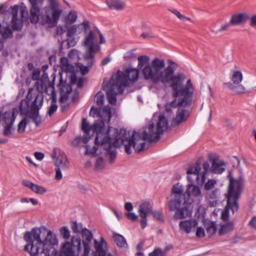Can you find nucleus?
I'll return each instance as SVG.
<instances>
[{"label": "nucleus", "mask_w": 256, "mask_h": 256, "mask_svg": "<svg viewBox=\"0 0 256 256\" xmlns=\"http://www.w3.org/2000/svg\"><path fill=\"white\" fill-rule=\"evenodd\" d=\"M84 79L83 78H80L78 79L76 78V81L74 84H72L71 80L70 79V84L73 85L74 84H76L78 88H82V87L83 84H84Z\"/></svg>", "instance_id": "bf43d9fd"}, {"label": "nucleus", "mask_w": 256, "mask_h": 256, "mask_svg": "<svg viewBox=\"0 0 256 256\" xmlns=\"http://www.w3.org/2000/svg\"><path fill=\"white\" fill-rule=\"evenodd\" d=\"M80 26L82 27L84 32L86 33L90 28V22L87 20H84L80 24L66 25L65 32H66L67 38L65 40V42H66L67 48L74 46L77 43L78 40L74 38V36L82 33V30Z\"/></svg>", "instance_id": "1a4fd4ad"}, {"label": "nucleus", "mask_w": 256, "mask_h": 256, "mask_svg": "<svg viewBox=\"0 0 256 256\" xmlns=\"http://www.w3.org/2000/svg\"><path fill=\"white\" fill-rule=\"evenodd\" d=\"M90 138V136H85L82 137H78L73 140L72 144L74 145H78L81 142L86 144Z\"/></svg>", "instance_id": "a19ab883"}, {"label": "nucleus", "mask_w": 256, "mask_h": 256, "mask_svg": "<svg viewBox=\"0 0 256 256\" xmlns=\"http://www.w3.org/2000/svg\"><path fill=\"white\" fill-rule=\"evenodd\" d=\"M103 89L106 90V97L108 102L111 104H115L116 102V96L118 94H122L124 88L112 79L106 82V80L103 82Z\"/></svg>", "instance_id": "f8f14e48"}, {"label": "nucleus", "mask_w": 256, "mask_h": 256, "mask_svg": "<svg viewBox=\"0 0 256 256\" xmlns=\"http://www.w3.org/2000/svg\"><path fill=\"white\" fill-rule=\"evenodd\" d=\"M139 71L137 68H128L124 72L118 70L112 75V81L118 83L119 85L124 87L129 86L138 80Z\"/></svg>", "instance_id": "6e6552de"}, {"label": "nucleus", "mask_w": 256, "mask_h": 256, "mask_svg": "<svg viewBox=\"0 0 256 256\" xmlns=\"http://www.w3.org/2000/svg\"><path fill=\"white\" fill-rule=\"evenodd\" d=\"M18 9L19 6L18 5H14L8 8L4 4L0 5V12L4 16V20L7 17L12 16V27L13 30L17 31L20 30L23 26V20L18 18Z\"/></svg>", "instance_id": "9b49d317"}, {"label": "nucleus", "mask_w": 256, "mask_h": 256, "mask_svg": "<svg viewBox=\"0 0 256 256\" xmlns=\"http://www.w3.org/2000/svg\"><path fill=\"white\" fill-rule=\"evenodd\" d=\"M250 20V25L252 28H256V14L249 16Z\"/></svg>", "instance_id": "0e129e2a"}, {"label": "nucleus", "mask_w": 256, "mask_h": 256, "mask_svg": "<svg viewBox=\"0 0 256 256\" xmlns=\"http://www.w3.org/2000/svg\"><path fill=\"white\" fill-rule=\"evenodd\" d=\"M151 214H152L154 218L157 220L158 221H163V217L162 212L160 211H154L152 212Z\"/></svg>", "instance_id": "603ef678"}, {"label": "nucleus", "mask_w": 256, "mask_h": 256, "mask_svg": "<svg viewBox=\"0 0 256 256\" xmlns=\"http://www.w3.org/2000/svg\"><path fill=\"white\" fill-rule=\"evenodd\" d=\"M249 18V16L246 14L239 13L232 16L230 22L232 25H239L246 22Z\"/></svg>", "instance_id": "c85d7f7f"}, {"label": "nucleus", "mask_w": 256, "mask_h": 256, "mask_svg": "<svg viewBox=\"0 0 256 256\" xmlns=\"http://www.w3.org/2000/svg\"><path fill=\"white\" fill-rule=\"evenodd\" d=\"M12 35V30L10 28L6 22V26L4 23L2 25L0 24V50L2 49L4 46L2 40L11 38Z\"/></svg>", "instance_id": "4be33fe9"}, {"label": "nucleus", "mask_w": 256, "mask_h": 256, "mask_svg": "<svg viewBox=\"0 0 256 256\" xmlns=\"http://www.w3.org/2000/svg\"><path fill=\"white\" fill-rule=\"evenodd\" d=\"M56 170V176H55V178L56 180H60L62 178V174L61 172V170L60 168L57 167L55 169Z\"/></svg>", "instance_id": "338daca9"}, {"label": "nucleus", "mask_w": 256, "mask_h": 256, "mask_svg": "<svg viewBox=\"0 0 256 256\" xmlns=\"http://www.w3.org/2000/svg\"><path fill=\"white\" fill-rule=\"evenodd\" d=\"M96 37V32L94 30H90L86 36L83 41V44L86 46H88V51L84 54V60L88 61L87 64L88 66H91L94 62V54L99 50L100 47L96 44H94Z\"/></svg>", "instance_id": "9d476101"}, {"label": "nucleus", "mask_w": 256, "mask_h": 256, "mask_svg": "<svg viewBox=\"0 0 256 256\" xmlns=\"http://www.w3.org/2000/svg\"><path fill=\"white\" fill-rule=\"evenodd\" d=\"M48 82V74L44 72L42 78L36 82L34 86L39 94H42Z\"/></svg>", "instance_id": "393cba45"}, {"label": "nucleus", "mask_w": 256, "mask_h": 256, "mask_svg": "<svg viewBox=\"0 0 256 256\" xmlns=\"http://www.w3.org/2000/svg\"><path fill=\"white\" fill-rule=\"evenodd\" d=\"M74 0H65V9L67 8V7L70 8H75V5L73 2Z\"/></svg>", "instance_id": "e2e57ef3"}, {"label": "nucleus", "mask_w": 256, "mask_h": 256, "mask_svg": "<svg viewBox=\"0 0 256 256\" xmlns=\"http://www.w3.org/2000/svg\"><path fill=\"white\" fill-rule=\"evenodd\" d=\"M34 99L32 102L30 106V111H38L42 107L44 102L43 94H34Z\"/></svg>", "instance_id": "a878e982"}, {"label": "nucleus", "mask_w": 256, "mask_h": 256, "mask_svg": "<svg viewBox=\"0 0 256 256\" xmlns=\"http://www.w3.org/2000/svg\"><path fill=\"white\" fill-rule=\"evenodd\" d=\"M189 116L188 110L179 108L178 110L176 115L175 118L174 120L173 123L178 125L180 123L186 121Z\"/></svg>", "instance_id": "bb28decb"}, {"label": "nucleus", "mask_w": 256, "mask_h": 256, "mask_svg": "<svg viewBox=\"0 0 256 256\" xmlns=\"http://www.w3.org/2000/svg\"><path fill=\"white\" fill-rule=\"evenodd\" d=\"M96 134L94 140L95 146L91 148L89 146H84L86 154L97 155L101 153V150L105 151L109 162L112 163L116 156V148L120 147L124 140V136L120 137L118 130L110 128L105 132L104 123L100 122L92 124V130Z\"/></svg>", "instance_id": "7ed1b4c3"}, {"label": "nucleus", "mask_w": 256, "mask_h": 256, "mask_svg": "<svg viewBox=\"0 0 256 256\" xmlns=\"http://www.w3.org/2000/svg\"><path fill=\"white\" fill-rule=\"evenodd\" d=\"M24 240L28 244L24 250L30 256H63L64 243L61 244V251L59 254L54 247L58 244L56 236L46 228H34L30 232H26Z\"/></svg>", "instance_id": "f03ea898"}, {"label": "nucleus", "mask_w": 256, "mask_h": 256, "mask_svg": "<svg viewBox=\"0 0 256 256\" xmlns=\"http://www.w3.org/2000/svg\"><path fill=\"white\" fill-rule=\"evenodd\" d=\"M44 92H45L48 94H50L52 100L54 98V96L55 98H56V94L54 90V86L52 84H50V82H48V84L46 86Z\"/></svg>", "instance_id": "f704fd0d"}, {"label": "nucleus", "mask_w": 256, "mask_h": 256, "mask_svg": "<svg viewBox=\"0 0 256 256\" xmlns=\"http://www.w3.org/2000/svg\"><path fill=\"white\" fill-rule=\"evenodd\" d=\"M211 172L215 174H221L226 170V162L220 160L218 158H214L211 160Z\"/></svg>", "instance_id": "412c9836"}, {"label": "nucleus", "mask_w": 256, "mask_h": 256, "mask_svg": "<svg viewBox=\"0 0 256 256\" xmlns=\"http://www.w3.org/2000/svg\"><path fill=\"white\" fill-rule=\"evenodd\" d=\"M198 225V222L194 219L182 221L179 224L180 230L185 231L187 234L190 232L192 230Z\"/></svg>", "instance_id": "b1692460"}, {"label": "nucleus", "mask_w": 256, "mask_h": 256, "mask_svg": "<svg viewBox=\"0 0 256 256\" xmlns=\"http://www.w3.org/2000/svg\"><path fill=\"white\" fill-rule=\"evenodd\" d=\"M58 106L56 105V98H55L54 96V98L52 100V102L50 106L48 108V116H51L54 113L56 112Z\"/></svg>", "instance_id": "58836bf2"}, {"label": "nucleus", "mask_w": 256, "mask_h": 256, "mask_svg": "<svg viewBox=\"0 0 256 256\" xmlns=\"http://www.w3.org/2000/svg\"><path fill=\"white\" fill-rule=\"evenodd\" d=\"M39 110L38 111H30V118L32 119L33 122L35 123L36 126H38L42 122V118L39 115Z\"/></svg>", "instance_id": "c9c22d12"}, {"label": "nucleus", "mask_w": 256, "mask_h": 256, "mask_svg": "<svg viewBox=\"0 0 256 256\" xmlns=\"http://www.w3.org/2000/svg\"><path fill=\"white\" fill-rule=\"evenodd\" d=\"M74 64L68 63V60L65 58V72L66 77L70 78L72 84H74L76 81V74L79 72L83 75L88 72V66H84L80 62H74Z\"/></svg>", "instance_id": "ddd939ff"}, {"label": "nucleus", "mask_w": 256, "mask_h": 256, "mask_svg": "<svg viewBox=\"0 0 256 256\" xmlns=\"http://www.w3.org/2000/svg\"><path fill=\"white\" fill-rule=\"evenodd\" d=\"M200 170V164L199 163L196 162L187 170L186 174H192L198 180V183L203 184L205 183L206 178L205 174H199Z\"/></svg>", "instance_id": "6ab92c4d"}, {"label": "nucleus", "mask_w": 256, "mask_h": 256, "mask_svg": "<svg viewBox=\"0 0 256 256\" xmlns=\"http://www.w3.org/2000/svg\"><path fill=\"white\" fill-rule=\"evenodd\" d=\"M206 232L208 234L211 235L214 234L216 231V227L214 223L211 222L208 225L206 228Z\"/></svg>", "instance_id": "3c124183"}, {"label": "nucleus", "mask_w": 256, "mask_h": 256, "mask_svg": "<svg viewBox=\"0 0 256 256\" xmlns=\"http://www.w3.org/2000/svg\"><path fill=\"white\" fill-rule=\"evenodd\" d=\"M140 218H141V220H140V225L142 229L146 228L147 224V215H145V216H144L143 215L140 214Z\"/></svg>", "instance_id": "052dcab7"}, {"label": "nucleus", "mask_w": 256, "mask_h": 256, "mask_svg": "<svg viewBox=\"0 0 256 256\" xmlns=\"http://www.w3.org/2000/svg\"><path fill=\"white\" fill-rule=\"evenodd\" d=\"M96 104L98 106H102L104 103V96L101 92H98L96 95Z\"/></svg>", "instance_id": "79ce46f5"}, {"label": "nucleus", "mask_w": 256, "mask_h": 256, "mask_svg": "<svg viewBox=\"0 0 256 256\" xmlns=\"http://www.w3.org/2000/svg\"><path fill=\"white\" fill-rule=\"evenodd\" d=\"M77 18V12L74 10L70 11L66 16H65V28L66 25H70L74 23Z\"/></svg>", "instance_id": "7c9ffc66"}, {"label": "nucleus", "mask_w": 256, "mask_h": 256, "mask_svg": "<svg viewBox=\"0 0 256 256\" xmlns=\"http://www.w3.org/2000/svg\"><path fill=\"white\" fill-rule=\"evenodd\" d=\"M228 177L229 178L230 184L226 196L227 204L226 206V210L222 214V218L224 220H226L228 219L229 210H231L233 214L238 210V201L243 184L242 178L240 177L238 179H234L232 172H229Z\"/></svg>", "instance_id": "423d86ee"}, {"label": "nucleus", "mask_w": 256, "mask_h": 256, "mask_svg": "<svg viewBox=\"0 0 256 256\" xmlns=\"http://www.w3.org/2000/svg\"><path fill=\"white\" fill-rule=\"evenodd\" d=\"M242 80L243 74L242 72L239 70H234L230 76L232 82L226 83L224 84L236 94H243L246 92V88L240 84Z\"/></svg>", "instance_id": "4468645a"}, {"label": "nucleus", "mask_w": 256, "mask_h": 256, "mask_svg": "<svg viewBox=\"0 0 256 256\" xmlns=\"http://www.w3.org/2000/svg\"><path fill=\"white\" fill-rule=\"evenodd\" d=\"M28 123L26 118H23L18 124V132L19 133H22L24 132L26 126Z\"/></svg>", "instance_id": "c03bdc74"}, {"label": "nucleus", "mask_w": 256, "mask_h": 256, "mask_svg": "<svg viewBox=\"0 0 256 256\" xmlns=\"http://www.w3.org/2000/svg\"><path fill=\"white\" fill-rule=\"evenodd\" d=\"M186 193L184 189L179 183L174 184L172 189V194L174 198L170 200L168 206L170 210H176L175 217L178 219H182L190 215L189 206L194 198L200 200L202 198L200 188L192 184L187 186Z\"/></svg>", "instance_id": "39448f33"}, {"label": "nucleus", "mask_w": 256, "mask_h": 256, "mask_svg": "<svg viewBox=\"0 0 256 256\" xmlns=\"http://www.w3.org/2000/svg\"><path fill=\"white\" fill-rule=\"evenodd\" d=\"M31 4L30 9V20L32 24H36L39 21L40 8L43 4V0H28Z\"/></svg>", "instance_id": "dca6fc26"}, {"label": "nucleus", "mask_w": 256, "mask_h": 256, "mask_svg": "<svg viewBox=\"0 0 256 256\" xmlns=\"http://www.w3.org/2000/svg\"><path fill=\"white\" fill-rule=\"evenodd\" d=\"M78 58V52L76 49H72L70 50L68 54V63L69 60H72L76 62Z\"/></svg>", "instance_id": "ea45409f"}, {"label": "nucleus", "mask_w": 256, "mask_h": 256, "mask_svg": "<svg viewBox=\"0 0 256 256\" xmlns=\"http://www.w3.org/2000/svg\"><path fill=\"white\" fill-rule=\"evenodd\" d=\"M232 24L230 21L228 22L225 24L224 25H222L221 27L216 30H212V31L214 32L216 34H218L219 32H222L226 30L228 28H230Z\"/></svg>", "instance_id": "de8ad7c7"}, {"label": "nucleus", "mask_w": 256, "mask_h": 256, "mask_svg": "<svg viewBox=\"0 0 256 256\" xmlns=\"http://www.w3.org/2000/svg\"><path fill=\"white\" fill-rule=\"evenodd\" d=\"M234 230V223L232 222H228L222 226L219 230V234L220 235L226 234Z\"/></svg>", "instance_id": "72a5a7b5"}, {"label": "nucleus", "mask_w": 256, "mask_h": 256, "mask_svg": "<svg viewBox=\"0 0 256 256\" xmlns=\"http://www.w3.org/2000/svg\"><path fill=\"white\" fill-rule=\"evenodd\" d=\"M202 168L204 172L202 174H205V176H206L207 172L209 171H211V168L210 167V165L208 162H205L203 163Z\"/></svg>", "instance_id": "6e6d98bb"}, {"label": "nucleus", "mask_w": 256, "mask_h": 256, "mask_svg": "<svg viewBox=\"0 0 256 256\" xmlns=\"http://www.w3.org/2000/svg\"><path fill=\"white\" fill-rule=\"evenodd\" d=\"M22 184L24 186L30 188L34 192H36L38 185L34 184L28 180H22Z\"/></svg>", "instance_id": "4c0bfd02"}, {"label": "nucleus", "mask_w": 256, "mask_h": 256, "mask_svg": "<svg viewBox=\"0 0 256 256\" xmlns=\"http://www.w3.org/2000/svg\"><path fill=\"white\" fill-rule=\"evenodd\" d=\"M168 128V122L164 115H160L156 124L154 123L150 124L146 127L142 132H136L134 131L130 137L128 138L125 130L120 131L119 136H124V140L120 144H124L125 152L130 154H132L131 148H133L136 152H140L146 150V143L144 140L150 142H157Z\"/></svg>", "instance_id": "20e7f679"}, {"label": "nucleus", "mask_w": 256, "mask_h": 256, "mask_svg": "<svg viewBox=\"0 0 256 256\" xmlns=\"http://www.w3.org/2000/svg\"><path fill=\"white\" fill-rule=\"evenodd\" d=\"M104 166V159L100 157L98 158L96 162L95 168L97 170H100L102 169Z\"/></svg>", "instance_id": "49530a36"}, {"label": "nucleus", "mask_w": 256, "mask_h": 256, "mask_svg": "<svg viewBox=\"0 0 256 256\" xmlns=\"http://www.w3.org/2000/svg\"><path fill=\"white\" fill-rule=\"evenodd\" d=\"M248 226L256 230V216H253L248 222Z\"/></svg>", "instance_id": "69168bd1"}, {"label": "nucleus", "mask_w": 256, "mask_h": 256, "mask_svg": "<svg viewBox=\"0 0 256 256\" xmlns=\"http://www.w3.org/2000/svg\"><path fill=\"white\" fill-rule=\"evenodd\" d=\"M19 108L22 114L25 115L28 114L30 110L28 100L25 99L22 100L20 104Z\"/></svg>", "instance_id": "473e14b6"}, {"label": "nucleus", "mask_w": 256, "mask_h": 256, "mask_svg": "<svg viewBox=\"0 0 256 256\" xmlns=\"http://www.w3.org/2000/svg\"><path fill=\"white\" fill-rule=\"evenodd\" d=\"M106 3L108 6L111 10H121L126 6V4L120 0H106Z\"/></svg>", "instance_id": "cd10ccee"}, {"label": "nucleus", "mask_w": 256, "mask_h": 256, "mask_svg": "<svg viewBox=\"0 0 256 256\" xmlns=\"http://www.w3.org/2000/svg\"><path fill=\"white\" fill-rule=\"evenodd\" d=\"M134 50L128 51L124 54V58L126 60H132L135 57L134 54Z\"/></svg>", "instance_id": "5fc2aeb1"}, {"label": "nucleus", "mask_w": 256, "mask_h": 256, "mask_svg": "<svg viewBox=\"0 0 256 256\" xmlns=\"http://www.w3.org/2000/svg\"><path fill=\"white\" fill-rule=\"evenodd\" d=\"M220 192L218 188H216L212 191L208 192L206 194V198L208 201L212 206H215L220 196Z\"/></svg>", "instance_id": "5701e85b"}, {"label": "nucleus", "mask_w": 256, "mask_h": 256, "mask_svg": "<svg viewBox=\"0 0 256 256\" xmlns=\"http://www.w3.org/2000/svg\"><path fill=\"white\" fill-rule=\"evenodd\" d=\"M192 86H193V88H194V90L192 92V98H190V104H180V102L182 100H183L184 98V96H176L174 94V91H173V90L172 89V96L174 98H179L178 99V100H176V99H174V100H172V102H169V103H167L165 105V110H166V112L168 113V114H171L172 113V108H175L176 106H184V107H186V106H190L192 102V98H193V96H194V85L192 84Z\"/></svg>", "instance_id": "a211bd4d"}, {"label": "nucleus", "mask_w": 256, "mask_h": 256, "mask_svg": "<svg viewBox=\"0 0 256 256\" xmlns=\"http://www.w3.org/2000/svg\"><path fill=\"white\" fill-rule=\"evenodd\" d=\"M80 249V238L72 236L70 241L65 242V256H78Z\"/></svg>", "instance_id": "2eb2a0df"}, {"label": "nucleus", "mask_w": 256, "mask_h": 256, "mask_svg": "<svg viewBox=\"0 0 256 256\" xmlns=\"http://www.w3.org/2000/svg\"><path fill=\"white\" fill-rule=\"evenodd\" d=\"M126 216L128 220L135 221L138 220V216L134 213L128 212L126 214Z\"/></svg>", "instance_id": "4d7b16f0"}, {"label": "nucleus", "mask_w": 256, "mask_h": 256, "mask_svg": "<svg viewBox=\"0 0 256 256\" xmlns=\"http://www.w3.org/2000/svg\"><path fill=\"white\" fill-rule=\"evenodd\" d=\"M196 236L199 238L204 237L205 236L204 229L202 227H198L196 231Z\"/></svg>", "instance_id": "680f3d73"}, {"label": "nucleus", "mask_w": 256, "mask_h": 256, "mask_svg": "<svg viewBox=\"0 0 256 256\" xmlns=\"http://www.w3.org/2000/svg\"><path fill=\"white\" fill-rule=\"evenodd\" d=\"M92 125L90 126L89 124V123L87 121L86 118H82V130L86 134L88 135L90 132L92 130Z\"/></svg>", "instance_id": "e433bc0d"}, {"label": "nucleus", "mask_w": 256, "mask_h": 256, "mask_svg": "<svg viewBox=\"0 0 256 256\" xmlns=\"http://www.w3.org/2000/svg\"><path fill=\"white\" fill-rule=\"evenodd\" d=\"M149 256H162L165 255V252L159 248H155L154 250L149 254Z\"/></svg>", "instance_id": "a18cd8bd"}, {"label": "nucleus", "mask_w": 256, "mask_h": 256, "mask_svg": "<svg viewBox=\"0 0 256 256\" xmlns=\"http://www.w3.org/2000/svg\"><path fill=\"white\" fill-rule=\"evenodd\" d=\"M113 239L118 246L120 248H126L128 246L126 240L122 235L114 233L113 235Z\"/></svg>", "instance_id": "2f4dec72"}, {"label": "nucleus", "mask_w": 256, "mask_h": 256, "mask_svg": "<svg viewBox=\"0 0 256 256\" xmlns=\"http://www.w3.org/2000/svg\"><path fill=\"white\" fill-rule=\"evenodd\" d=\"M71 228L74 233L78 234L82 231V226H78L76 222H72Z\"/></svg>", "instance_id": "09e8293b"}, {"label": "nucleus", "mask_w": 256, "mask_h": 256, "mask_svg": "<svg viewBox=\"0 0 256 256\" xmlns=\"http://www.w3.org/2000/svg\"><path fill=\"white\" fill-rule=\"evenodd\" d=\"M216 181L214 179L208 180L204 184V189L206 190H210L216 184Z\"/></svg>", "instance_id": "37998d69"}, {"label": "nucleus", "mask_w": 256, "mask_h": 256, "mask_svg": "<svg viewBox=\"0 0 256 256\" xmlns=\"http://www.w3.org/2000/svg\"><path fill=\"white\" fill-rule=\"evenodd\" d=\"M66 80H65V82ZM65 90H66V92H65V107L66 105V101L69 99L70 96V95L72 92V88L68 84L66 85L65 84Z\"/></svg>", "instance_id": "8fccbe9b"}, {"label": "nucleus", "mask_w": 256, "mask_h": 256, "mask_svg": "<svg viewBox=\"0 0 256 256\" xmlns=\"http://www.w3.org/2000/svg\"><path fill=\"white\" fill-rule=\"evenodd\" d=\"M35 158L38 160H42L44 156V154L40 152H35L34 153Z\"/></svg>", "instance_id": "774afa93"}, {"label": "nucleus", "mask_w": 256, "mask_h": 256, "mask_svg": "<svg viewBox=\"0 0 256 256\" xmlns=\"http://www.w3.org/2000/svg\"><path fill=\"white\" fill-rule=\"evenodd\" d=\"M20 14L22 18L27 17L28 16L26 7L23 2H22L20 4Z\"/></svg>", "instance_id": "864d4df0"}, {"label": "nucleus", "mask_w": 256, "mask_h": 256, "mask_svg": "<svg viewBox=\"0 0 256 256\" xmlns=\"http://www.w3.org/2000/svg\"><path fill=\"white\" fill-rule=\"evenodd\" d=\"M44 12L40 14L39 21L42 24L48 25L49 28L56 26L62 14L56 0H49V4L44 9Z\"/></svg>", "instance_id": "0eeeda50"}, {"label": "nucleus", "mask_w": 256, "mask_h": 256, "mask_svg": "<svg viewBox=\"0 0 256 256\" xmlns=\"http://www.w3.org/2000/svg\"><path fill=\"white\" fill-rule=\"evenodd\" d=\"M40 75V70L39 69H35L34 70L32 73V78L33 80H38Z\"/></svg>", "instance_id": "13d9d810"}, {"label": "nucleus", "mask_w": 256, "mask_h": 256, "mask_svg": "<svg viewBox=\"0 0 256 256\" xmlns=\"http://www.w3.org/2000/svg\"><path fill=\"white\" fill-rule=\"evenodd\" d=\"M15 118L14 114L5 113L4 116V122L6 124L4 130V134L6 136L10 135L13 130L12 125L14 122Z\"/></svg>", "instance_id": "aec40b11"}, {"label": "nucleus", "mask_w": 256, "mask_h": 256, "mask_svg": "<svg viewBox=\"0 0 256 256\" xmlns=\"http://www.w3.org/2000/svg\"><path fill=\"white\" fill-rule=\"evenodd\" d=\"M81 234L82 238V242L84 245L83 256H88L90 250V244L93 238V235L92 232L86 228L82 230Z\"/></svg>", "instance_id": "f3484780"}, {"label": "nucleus", "mask_w": 256, "mask_h": 256, "mask_svg": "<svg viewBox=\"0 0 256 256\" xmlns=\"http://www.w3.org/2000/svg\"><path fill=\"white\" fill-rule=\"evenodd\" d=\"M152 206L150 202H142L140 205L138 212L140 214L143 215L145 216V215L148 214L150 212L152 211Z\"/></svg>", "instance_id": "c756f323"}, {"label": "nucleus", "mask_w": 256, "mask_h": 256, "mask_svg": "<svg viewBox=\"0 0 256 256\" xmlns=\"http://www.w3.org/2000/svg\"><path fill=\"white\" fill-rule=\"evenodd\" d=\"M138 68L141 69L144 78L150 80L154 84L161 83L166 86L170 83V86L173 90L176 96H184V98L180 104H190L194 88L190 79H188L185 85H183L185 76L182 74L174 75L176 64L169 60L170 64L166 68L164 60L156 58L150 63V58L146 55L140 56L138 58Z\"/></svg>", "instance_id": "f257e3e1"}]
</instances>
